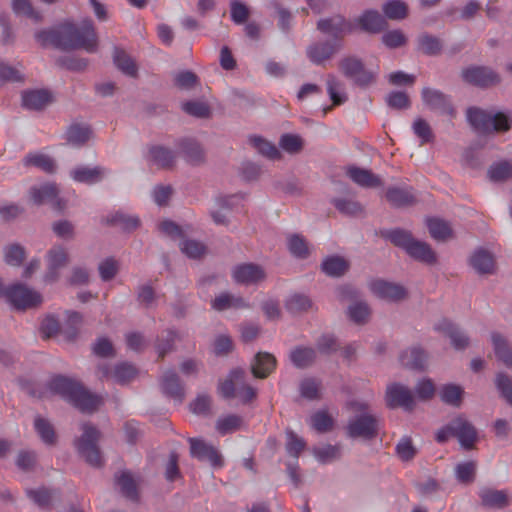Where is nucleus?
<instances>
[{
  "instance_id": "1",
  "label": "nucleus",
  "mask_w": 512,
  "mask_h": 512,
  "mask_svg": "<svg viewBox=\"0 0 512 512\" xmlns=\"http://www.w3.org/2000/svg\"><path fill=\"white\" fill-rule=\"evenodd\" d=\"M59 49L71 51L84 49L89 53L97 50L98 38L93 22L84 20L80 25L64 22L58 25Z\"/></svg>"
},
{
  "instance_id": "2",
  "label": "nucleus",
  "mask_w": 512,
  "mask_h": 512,
  "mask_svg": "<svg viewBox=\"0 0 512 512\" xmlns=\"http://www.w3.org/2000/svg\"><path fill=\"white\" fill-rule=\"evenodd\" d=\"M50 388L85 413L95 411L102 403L99 396L91 394L79 383L63 376L55 377L50 382Z\"/></svg>"
},
{
  "instance_id": "3",
  "label": "nucleus",
  "mask_w": 512,
  "mask_h": 512,
  "mask_svg": "<svg viewBox=\"0 0 512 512\" xmlns=\"http://www.w3.org/2000/svg\"><path fill=\"white\" fill-rule=\"evenodd\" d=\"M349 407L355 413L348 421L346 433L351 438L373 439L378 434L379 418L366 402L352 401Z\"/></svg>"
},
{
  "instance_id": "4",
  "label": "nucleus",
  "mask_w": 512,
  "mask_h": 512,
  "mask_svg": "<svg viewBox=\"0 0 512 512\" xmlns=\"http://www.w3.org/2000/svg\"><path fill=\"white\" fill-rule=\"evenodd\" d=\"M466 118L470 126L480 134L506 132L511 128L512 120L504 113H489L478 107H469Z\"/></svg>"
},
{
  "instance_id": "5",
  "label": "nucleus",
  "mask_w": 512,
  "mask_h": 512,
  "mask_svg": "<svg viewBox=\"0 0 512 512\" xmlns=\"http://www.w3.org/2000/svg\"><path fill=\"white\" fill-rule=\"evenodd\" d=\"M339 70L355 85L366 88L376 83L378 69L367 68L363 61L356 56H345L338 63Z\"/></svg>"
},
{
  "instance_id": "6",
  "label": "nucleus",
  "mask_w": 512,
  "mask_h": 512,
  "mask_svg": "<svg viewBox=\"0 0 512 512\" xmlns=\"http://www.w3.org/2000/svg\"><path fill=\"white\" fill-rule=\"evenodd\" d=\"M220 394L226 398H239L241 402L248 403L256 398V389L246 383V373L242 369H234L228 378L219 386Z\"/></svg>"
},
{
  "instance_id": "7",
  "label": "nucleus",
  "mask_w": 512,
  "mask_h": 512,
  "mask_svg": "<svg viewBox=\"0 0 512 512\" xmlns=\"http://www.w3.org/2000/svg\"><path fill=\"white\" fill-rule=\"evenodd\" d=\"M82 435L75 441L78 453L85 461L94 467L102 464V457L98 448L100 432L91 424L84 423L82 425Z\"/></svg>"
},
{
  "instance_id": "8",
  "label": "nucleus",
  "mask_w": 512,
  "mask_h": 512,
  "mask_svg": "<svg viewBox=\"0 0 512 512\" xmlns=\"http://www.w3.org/2000/svg\"><path fill=\"white\" fill-rule=\"evenodd\" d=\"M7 300L17 309L33 308L41 304L42 296L35 290L17 283L6 290Z\"/></svg>"
},
{
  "instance_id": "9",
  "label": "nucleus",
  "mask_w": 512,
  "mask_h": 512,
  "mask_svg": "<svg viewBox=\"0 0 512 512\" xmlns=\"http://www.w3.org/2000/svg\"><path fill=\"white\" fill-rule=\"evenodd\" d=\"M463 80L471 85L481 88L498 85L501 82L500 75L493 69L485 66H472L462 70Z\"/></svg>"
},
{
  "instance_id": "10",
  "label": "nucleus",
  "mask_w": 512,
  "mask_h": 512,
  "mask_svg": "<svg viewBox=\"0 0 512 512\" xmlns=\"http://www.w3.org/2000/svg\"><path fill=\"white\" fill-rule=\"evenodd\" d=\"M342 43L338 40H326L312 43L306 49L308 59L315 65H325L340 50Z\"/></svg>"
},
{
  "instance_id": "11",
  "label": "nucleus",
  "mask_w": 512,
  "mask_h": 512,
  "mask_svg": "<svg viewBox=\"0 0 512 512\" xmlns=\"http://www.w3.org/2000/svg\"><path fill=\"white\" fill-rule=\"evenodd\" d=\"M421 97L424 105L430 110L435 111L441 115L455 117V109L451 103L450 97L442 91L433 88H423Z\"/></svg>"
},
{
  "instance_id": "12",
  "label": "nucleus",
  "mask_w": 512,
  "mask_h": 512,
  "mask_svg": "<svg viewBox=\"0 0 512 512\" xmlns=\"http://www.w3.org/2000/svg\"><path fill=\"white\" fill-rule=\"evenodd\" d=\"M31 200L36 205L49 204L52 209L62 211L65 203L58 197V188L55 184L46 183L33 186L29 190Z\"/></svg>"
},
{
  "instance_id": "13",
  "label": "nucleus",
  "mask_w": 512,
  "mask_h": 512,
  "mask_svg": "<svg viewBox=\"0 0 512 512\" xmlns=\"http://www.w3.org/2000/svg\"><path fill=\"white\" fill-rule=\"evenodd\" d=\"M233 280L242 285H257L266 279L265 270L255 263H243L232 270Z\"/></svg>"
},
{
  "instance_id": "14",
  "label": "nucleus",
  "mask_w": 512,
  "mask_h": 512,
  "mask_svg": "<svg viewBox=\"0 0 512 512\" xmlns=\"http://www.w3.org/2000/svg\"><path fill=\"white\" fill-rule=\"evenodd\" d=\"M386 402L390 408L401 407L405 410H412L414 397L411 390L399 383H393L386 389Z\"/></svg>"
},
{
  "instance_id": "15",
  "label": "nucleus",
  "mask_w": 512,
  "mask_h": 512,
  "mask_svg": "<svg viewBox=\"0 0 512 512\" xmlns=\"http://www.w3.org/2000/svg\"><path fill=\"white\" fill-rule=\"evenodd\" d=\"M370 290L378 298L390 302H398L407 297V291L402 285L381 279L371 282Z\"/></svg>"
},
{
  "instance_id": "16",
  "label": "nucleus",
  "mask_w": 512,
  "mask_h": 512,
  "mask_svg": "<svg viewBox=\"0 0 512 512\" xmlns=\"http://www.w3.org/2000/svg\"><path fill=\"white\" fill-rule=\"evenodd\" d=\"M317 29L324 34L331 35L333 40L341 41L345 34L352 31V25L343 16L335 15L320 19Z\"/></svg>"
},
{
  "instance_id": "17",
  "label": "nucleus",
  "mask_w": 512,
  "mask_h": 512,
  "mask_svg": "<svg viewBox=\"0 0 512 512\" xmlns=\"http://www.w3.org/2000/svg\"><path fill=\"white\" fill-rule=\"evenodd\" d=\"M190 453L193 457L201 460L208 461L214 467H221L223 459L218 450L203 440L190 438Z\"/></svg>"
},
{
  "instance_id": "18",
  "label": "nucleus",
  "mask_w": 512,
  "mask_h": 512,
  "mask_svg": "<svg viewBox=\"0 0 512 512\" xmlns=\"http://www.w3.org/2000/svg\"><path fill=\"white\" fill-rule=\"evenodd\" d=\"M48 269L46 273V280L54 282L59 277V269L65 267L69 262V256L66 248L61 245L53 246L47 252Z\"/></svg>"
},
{
  "instance_id": "19",
  "label": "nucleus",
  "mask_w": 512,
  "mask_h": 512,
  "mask_svg": "<svg viewBox=\"0 0 512 512\" xmlns=\"http://www.w3.org/2000/svg\"><path fill=\"white\" fill-rule=\"evenodd\" d=\"M436 330L447 336L456 350H464L469 346L470 340L467 333L446 319L437 324Z\"/></svg>"
},
{
  "instance_id": "20",
  "label": "nucleus",
  "mask_w": 512,
  "mask_h": 512,
  "mask_svg": "<svg viewBox=\"0 0 512 512\" xmlns=\"http://www.w3.org/2000/svg\"><path fill=\"white\" fill-rule=\"evenodd\" d=\"M99 374L101 378H111L118 384H126L136 376V369L129 363H120L113 369L108 366H100Z\"/></svg>"
},
{
  "instance_id": "21",
  "label": "nucleus",
  "mask_w": 512,
  "mask_h": 512,
  "mask_svg": "<svg viewBox=\"0 0 512 512\" xmlns=\"http://www.w3.org/2000/svg\"><path fill=\"white\" fill-rule=\"evenodd\" d=\"M470 265L480 275L495 273L496 263L492 253L484 249L476 250L470 257Z\"/></svg>"
},
{
  "instance_id": "22",
  "label": "nucleus",
  "mask_w": 512,
  "mask_h": 512,
  "mask_svg": "<svg viewBox=\"0 0 512 512\" xmlns=\"http://www.w3.org/2000/svg\"><path fill=\"white\" fill-rule=\"evenodd\" d=\"M161 390L168 397L173 398L177 402H182L185 396L184 388L180 382L178 375L173 370H167L161 378Z\"/></svg>"
},
{
  "instance_id": "23",
  "label": "nucleus",
  "mask_w": 512,
  "mask_h": 512,
  "mask_svg": "<svg viewBox=\"0 0 512 512\" xmlns=\"http://www.w3.org/2000/svg\"><path fill=\"white\" fill-rule=\"evenodd\" d=\"M451 429L454 430V436L458 439L461 446L465 449H471L476 441V431L474 427L462 418H456L451 421Z\"/></svg>"
},
{
  "instance_id": "24",
  "label": "nucleus",
  "mask_w": 512,
  "mask_h": 512,
  "mask_svg": "<svg viewBox=\"0 0 512 512\" xmlns=\"http://www.w3.org/2000/svg\"><path fill=\"white\" fill-rule=\"evenodd\" d=\"M106 174L107 170L102 166H79L70 172V176L74 181L88 185L100 182Z\"/></svg>"
},
{
  "instance_id": "25",
  "label": "nucleus",
  "mask_w": 512,
  "mask_h": 512,
  "mask_svg": "<svg viewBox=\"0 0 512 512\" xmlns=\"http://www.w3.org/2000/svg\"><path fill=\"white\" fill-rule=\"evenodd\" d=\"M51 102V93L44 89L27 90L22 93V105L29 110H42Z\"/></svg>"
},
{
  "instance_id": "26",
  "label": "nucleus",
  "mask_w": 512,
  "mask_h": 512,
  "mask_svg": "<svg viewBox=\"0 0 512 512\" xmlns=\"http://www.w3.org/2000/svg\"><path fill=\"white\" fill-rule=\"evenodd\" d=\"M276 367L275 357L267 352H259L251 363V372L254 377L264 379L268 377Z\"/></svg>"
},
{
  "instance_id": "27",
  "label": "nucleus",
  "mask_w": 512,
  "mask_h": 512,
  "mask_svg": "<svg viewBox=\"0 0 512 512\" xmlns=\"http://www.w3.org/2000/svg\"><path fill=\"white\" fill-rule=\"evenodd\" d=\"M386 199L393 207L411 206L417 202L413 189L410 187H389L386 191Z\"/></svg>"
},
{
  "instance_id": "28",
  "label": "nucleus",
  "mask_w": 512,
  "mask_h": 512,
  "mask_svg": "<svg viewBox=\"0 0 512 512\" xmlns=\"http://www.w3.org/2000/svg\"><path fill=\"white\" fill-rule=\"evenodd\" d=\"M92 135L93 132L89 125L74 123L66 131V140L74 147H81L91 139Z\"/></svg>"
},
{
  "instance_id": "29",
  "label": "nucleus",
  "mask_w": 512,
  "mask_h": 512,
  "mask_svg": "<svg viewBox=\"0 0 512 512\" xmlns=\"http://www.w3.org/2000/svg\"><path fill=\"white\" fill-rule=\"evenodd\" d=\"M149 162L162 169H170L175 163L174 152L164 146H153L149 149Z\"/></svg>"
},
{
  "instance_id": "30",
  "label": "nucleus",
  "mask_w": 512,
  "mask_h": 512,
  "mask_svg": "<svg viewBox=\"0 0 512 512\" xmlns=\"http://www.w3.org/2000/svg\"><path fill=\"white\" fill-rule=\"evenodd\" d=\"M347 175L354 183L362 187L372 188L382 184L380 178L368 169L351 166L347 168Z\"/></svg>"
},
{
  "instance_id": "31",
  "label": "nucleus",
  "mask_w": 512,
  "mask_h": 512,
  "mask_svg": "<svg viewBox=\"0 0 512 512\" xmlns=\"http://www.w3.org/2000/svg\"><path fill=\"white\" fill-rule=\"evenodd\" d=\"M289 358L295 367L304 369L314 364L317 352L312 347L296 346L290 351Z\"/></svg>"
},
{
  "instance_id": "32",
  "label": "nucleus",
  "mask_w": 512,
  "mask_h": 512,
  "mask_svg": "<svg viewBox=\"0 0 512 512\" xmlns=\"http://www.w3.org/2000/svg\"><path fill=\"white\" fill-rule=\"evenodd\" d=\"M491 341L497 359L512 369V349L509 347L507 340L500 333L493 332Z\"/></svg>"
},
{
  "instance_id": "33",
  "label": "nucleus",
  "mask_w": 512,
  "mask_h": 512,
  "mask_svg": "<svg viewBox=\"0 0 512 512\" xmlns=\"http://www.w3.org/2000/svg\"><path fill=\"white\" fill-rule=\"evenodd\" d=\"M211 306L216 311H224L227 309H244L248 308L246 301L239 296H234L229 293H222L215 297L211 302Z\"/></svg>"
},
{
  "instance_id": "34",
  "label": "nucleus",
  "mask_w": 512,
  "mask_h": 512,
  "mask_svg": "<svg viewBox=\"0 0 512 512\" xmlns=\"http://www.w3.org/2000/svg\"><path fill=\"white\" fill-rule=\"evenodd\" d=\"M362 30L369 33H378L385 28L386 21L377 11L369 10L358 18Z\"/></svg>"
},
{
  "instance_id": "35",
  "label": "nucleus",
  "mask_w": 512,
  "mask_h": 512,
  "mask_svg": "<svg viewBox=\"0 0 512 512\" xmlns=\"http://www.w3.org/2000/svg\"><path fill=\"white\" fill-rule=\"evenodd\" d=\"M406 252L415 260L428 264L433 263L436 260L435 253L431 247L427 243L418 241L416 239H413Z\"/></svg>"
},
{
  "instance_id": "36",
  "label": "nucleus",
  "mask_w": 512,
  "mask_h": 512,
  "mask_svg": "<svg viewBox=\"0 0 512 512\" xmlns=\"http://www.w3.org/2000/svg\"><path fill=\"white\" fill-rule=\"evenodd\" d=\"M399 359L403 366L411 369H423L427 362L426 353L420 348L402 352Z\"/></svg>"
},
{
  "instance_id": "37",
  "label": "nucleus",
  "mask_w": 512,
  "mask_h": 512,
  "mask_svg": "<svg viewBox=\"0 0 512 512\" xmlns=\"http://www.w3.org/2000/svg\"><path fill=\"white\" fill-rule=\"evenodd\" d=\"M327 92L333 106L344 104L348 97L344 92V84L333 74H328L326 78Z\"/></svg>"
},
{
  "instance_id": "38",
  "label": "nucleus",
  "mask_w": 512,
  "mask_h": 512,
  "mask_svg": "<svg viewBox=\"0 0 512 512\" xmlns=\"http://www.w3.org/2000/svg\"><path fill=\"white\" fill-rule=\"evenodd\" d=\"M180 147L187 162L198 165L204 161V151L196 141L185 139L181 141Z\"/></svg>"
},
{
  "instance_id": "39",
  "label": "nucleus",
  "mask_w": 512,
  "mask_h": 512,
  "mask_svg": "<svg viewBox=\"0 0 512 512\" xmlns=\"http://www.w3.org/2000/svg\"><path fill=\"white\" fill-rule=\"evenodd\" d=\"M331 204L343 215L346 216H358L364 211V207L361 203L353 198L339 197L333 198Z\"/></svg>"
},
{
  "instance_id": "40",
  "label": "nucleus",
  "mask_w": 512,
  "mask_h": 512,
  "mask_svg": "<svg viewBox=\"0 0 512 512\" xmlns=\"http://www.w3.org/2000/svg\"><path fill=\"white\" fill-rule=\"evenodd\" d=\"M482 504L489 508H504L508 505V498L504 491L482 489L480 492Z\"/></svg>"
},
{
  "instance_id": "41",
  "label": "nucleus",
  "mask_w": 512,
  "mask_h": 512,
  "mask_svg": "<svg viewBox=\"0 0 512 512\" xmlns=\"http://www.w3.org/2000/svg\"><path fill=\"white\" fill-rule=\"evenodd\" d=\"M349 269V263L343 257L331 256L322 263L323 272L331 277H340Z\"/></svg>"
},
{
  "instance_id": "42",
  "label": "nucleus",
  "mask_w": 512,
  "mask_h": 512,
  "mask_svg": "<svg viewBox=\"0 0 512 512\" xmlns=\"http://www.w3.org/2000/svg\"><path fill=\"white\" fill-rule=\"evenodd\" d=\"M23 165L26 167L34 166L47 173H53L56 170V164L52 158L42 153H29L23 158Z\"/></svg>"
},
{
  "instance_id": "43",
  "label": "nucleus",
  "mask_w": 512,
  "mask_h": 512,
  "mask_svg": "<svg viewBox=\"0 0 512 512\" xmlns=\"http://www.w3.org/2000/svg\"><path fill=\"white\" fill-rule=\"evenodd\" d=\"M107 223L117 226L125 231H132L139 227L140 219L122 211L115 212L107 218Z\"/></svg>"
},
{
  "instance_id": "44",
  "label": "nucleus",
  "mask_w": 512,
  "mask_h": 512,
  "mask_svg": "<svg viewBox=\"0 0 512 512\" xmlns=\"http://www.w3.org/2000/svg\"><path fill=\"white\" fill-rule=\"evenodd\" d=\"M430 235L437 241H446L452 237V229L448 222L432 218L427 220Z\"/></svg>"
},
{
  "instance_id": "45",
  "label": "nucleus",
  "mask_w": 512,
  "mask_h": 512,
  "mask_svg": "<svg viewBox=\"0 0 512 512\" xmlns=\"http://www.w3.org/2000/svg\"><path fill=\"white\" fill-rule=\"evenodd\" d=\"M312 307V301L304 294L295 293L285 301V308L291 314L306 312Z\"/></svg>"
},
{
  "instance_id": "46",
  "label": "nucleus",
  "mask_w": 512,
  "mask_h": 512,
  "mask_svg": "<svg viewBox=\"0 0 512 512\" xmlns=\"http://www.w3.org/2000/svg\"><path fill=\"white\" fill-rule=\"evenodd\" d=\"M58 25L50 28L40 29L34 33L36 42L43 48L52 46L59 49Z\"/></svg>"
},
{
  "instance_id": "47",
  "label": "nucleus",
  "mask_w": 512,
  "mask_h": 512,
  "mask_svg": "<svg viewBox=\"0 0 512 512\" xmlns=\"http://www.w3.org/2000/svg\"><path fill=\"white\" fill-rule=\"evenodd\" d=\"M114 63L124 74L135 77L137 75V66L134 60L123 50L115 49Z\"/></svg>"
},
{
  "instance_id": "48",
  "label": "nucleus",
  "mask_w": 512,
  "mask_h": 512,
  "mask_svg": "<svg viewBox=\"0 0 512 512\" xmlns=\"http://www.w3.org/2000/svg\"><path fill=\"white\" fill-rule=\"evenodd\" d=\"M116 481L120 487L121 493L130 500H137V486L132 475L129 472H121L120 475L116 476Z\"/></svg>"
},
{
  "instance_id": "49",
  "label": "nucleus",
  "mask_w": 512,
  "mask_h": 512,
  "mask_svg": "<svg viewBox=\"0 0 512 512\" xmlns=\"http://www.w3.org/2000/svg\"><path fill=\"white\" fill-rule=\"evenodd\" d=\"M12 10L15 14L26 16L35 23L43 20L42 14L33 8L30 0H12Z\"/></svg>"
},
{
  "instance_id": "50",
  "label": "nucleus",
  "mask_w": 512,
  "mask_h": 512,
  "mask_svg": "<svg viewBox=\"0 0 512 512\" xmlns=\"http://www.w3.org/2000/svg\"><path fill=\"white\" fill-rule=\"evenodd\" d=\"M243 425V419L242 417L238 415H227L225 417H221L216 422V430L222 434H230L237 430H240Z\"/></svg>"
},
{
  "instance_id": "51",
  "label": "nucleus",
  "mask_w": 512,
  "mask_h": 512,
  "mask_svg": "<svg viewBox=\"0 0 512 512\" xmlns=\"http://www.w3.org/2000/svg\"><path fill=\"white\" fill-rule=\"evenodd\" d=\"M441 400L452 406H460L462 401L463 389L455 384H446L439 391Z\"/></svg>"
},
{
  "instance_id": "52",
  "label": "nucleus",
  "mask_w": 512,
  "mask_h": 512,
  "mask_svg": "<svg viewBox=\"0 0 512 512\" xmlns=\"http://www.w3.org/2000/svg\"><path fill=\"white\" fill-rule=\"evenodd\" d=\"M370 308L365 301H356L349 305V318L356 324H364L370 317Z\"/></svg>"
},
{
  "instance_id": "53",
  "label": "nucleus",
  "mask_w": 512,
  "mask_h": 512,
  "mask_svg": "<svg viewBox=\"0 0 512 512\" xmlns=\"http://www.w3.org/2000/svg\"><path fill=\"white\" fill-rule=\"evenodd\" d=\"M382 10L392 20H402L407 16L408 6L401 0H390L383 4Z\"/></svg>"
},
{
  "instance_id": "54",
  "label": "nucleus",
  "mask_w": 512,
  "mask_h": 512,
  "mask_svg": "<svg viewBox=\"0 0 512 512\" xmlns=\"http://www.w3.org/2000/svg\"><path fill=\"white\" fill-rule=\"evenodd\" d=\"M313 455L320 463H329L340 457V446L325 444L323 446L314 447Z\"/></svg>"
},
{
  "instance_id": "55",
  "label": "nucleus",
  "mask_w": 512,
  "mask_h": 512,
  "mask_svg": "<svg viewBox=\"0 0 512 512\" xmlns=\"http://www.w3.org/2000/svg\"><path fill=\"white\" fill-rule=\"evenodd\" d=\"M251 145L263 156L269 158V159H278L280 158V152L276 148L275 145L268 142L267 140L258 137L253 136L249 139Z\"/></svg>"
},
{
  "instance_id": "56",
  "label": "nucleus",
  "mask_w": 512,
  "mask_h": 512,
  "mask_svg": "<svg viewBox=\"0 0 512 512\" xmlns=\"http://www.w3.org/2000/svg\"><path fill=\"white\" fill-rule=\"evenodd\" d=\"M488 176L494 182L506 181L512 177V164L508 161L495 163L489 168Z\"/></svg>"
},
{
  "instance_id": "57",
  "label": "nucleus",
  "mask_w": 512,
  "mask_h": 512,
  "mask_svg": "<svg viewBox=\"0 0 512 512\" xmlns=\"http://www.w3.org/2000/svg\"><path fill=\"white\" fill-rule=\"evenodd\" d=\"M34 426L42 441L48 445L56 442V435L52 425L45 419L37 417Z\"/></svg>"
},
{
  "instance_id": "58",
  "label": "nucleus",
  "mask_w": 512,
  "mask_h": 512,
  "mask_svg": "<svg viewBox=\"0 0 512 512\" xmlns=\"http://www.w3.org/2000/svg\"><path fill=\"white\" fill-rule=\"evenodd\" d=\"M182 109L187 114L197 118H209L211 109L208 104L202 101H188L182 104Z\"/></svg>"
},
{
  "instance_id": "59",
  "label": "nucleus",
  "mask_w": 512,
  "mask_h": 512,
  "mask_svg": "<svg viewBox=\"0 0 512 512\" xmlns=\"http://www.w3.org/2000/svg\"><path fill=\"white\" fill-rule=\"evenodd\" d=\"M419 49L427 55H437L442 49L440 39L424 34L418 38Z\"/></svg>"
},
{
  "instance_id": "60",
  "label": "nucleus",
  "mask_w": 512,
  "mask_h": 512,
  "mask_svg": "<svg viewBox=\"0 0 512 512\" xmlns=\"http://www.w3.org/2000/svg\"><path fill=\"white\" fill-rule=\"evenodd\" d=\"M286 451L287 453L297 459L301 452L306 446V442L303 438L299 437L296 433L291 430L286 432Z\"/></svg>"
},
{
  "instance_id": "61",
  "label": "nucleus",
  "mask_w": 512,
  "mask_h": 512,
  "mask_svg": "<svg viewBox=\"0 0 512 512\" xmlns=\"http://www.w3.org/2000/svg\"><path fill=\"white\" fill-rule=\"evenodd\" d=\"M56 65L70 71H83L88 66V61L85 58L63 56L56 59Z\"/></svg>"
},
{
  "instance_id": "62",
  "label": "nucleus",
  "mask_w": 512,
  "mask_h": 512,
  "mask_svg": "<svg viewBox=\"0 0 512 512\" xmlns=\"http://www.w3.org/2000/svg\"><path fill=\"white\" fill-rule=\"evenodd\" d=\"M279 145L284 151L296 154L302 150L303 141L298 135L284 134L280 138Z\"/></svg>"
},
{
  "instance_id": "63",
  "label": "nucleus",
  "mask_w": 512,
  "mask_h": 512,
  "mask_svg": "<svg viewBox=\"0 0 512 512\" xmlns=\"http://www.w3.org/2000/svg\"><path fill=\"white\" fill-rule=\"evenodd\" d=\"M396 454L402 461H410L416 456L417 449L410 438L403 437L396 445Z\"/></svg>"
},
{
  "instance_id": "64",
  "label": "nucleus",
  "mask_w": 512,
  "mask_h": 512,
  "mask_svg": "<svg viewBox=\"0 0 512 512\" xmlns=\"http://www.w3.org/2000/svg\"><path fill=\"white\" fill-rule=\"evenodd\" d=\"M495 384L506 402L512 405V378L504 373H498Z\"/></svg>"
}]
</instances>
